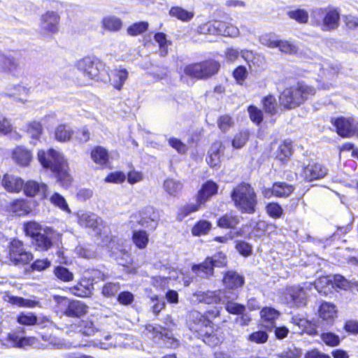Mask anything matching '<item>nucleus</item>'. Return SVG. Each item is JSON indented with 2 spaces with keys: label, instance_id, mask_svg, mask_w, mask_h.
Instances as JSON below:
<instances>
[{
  "label": "nucleus",
  "instance_id": "1",
  "mask_svg": "<svg viewBox=\"0 0 358 358\" xmlns=\"http://www.w3.org/2000/svg\"><path fill=\"white\" fill-rule=\"evenodd\" d=\"M41 337L43 343H40L35 337H20L16 333H9L1 339V341L7 348H23L30 345L38 349H63L70 347L62 340L51 334H43Z\"/></svg>",
  "mask_w": 358,
  "mask_h": 358
},
{
  "label": "nucleus",
  "instance_id": "2",
  "mask_svg": "<svg viewBox=\"0 0 358 358\" xmlns=\"http://www.w3.org/2000/svg\"><path fill=\"white\" fill-rule=\"evenodd\" d=\"M231 197L236 208L242 213L253 214L257 204V194L248 183L236 185L231 192Z\"/></svg>",
  "mask_w": 358,
  "mask_h": 358
},
{
  "label": "nucleus",
  "instance_id": "3",
  "mask_svg": "<svg viewBox=\"0 0 358 358\" xmlns=\"http://www.w3.org/2000/svg\"><path fill=\"white\" fill-rule=\"evenodd\" d=\"M315 94V89L302 83L287 87L280 94L279 100L287 109L294 108Z\"/></svg>",
  "mask_w": 358,
  "mask_h": 358
},
{
  "label": "nucleus",
  "instance_id": "4",
  "mask_svg": "<svg viewBox=\"0 0 358 358\" xmlns=\"http://www.w3.org/2000/svg\"><path fill=\"white\" fill-rule=\"evenodd\" d=\"M323 281L327 282V278L320 279L319 282L313 285L309 282H304L302 285L287 287L283 292V300L290 307H301L306 304L308 292L315 288L319 292V283Z\"/></svg>",
  "mask_w": 358,
  "mask_h": 358
},
{
  "label": "nucleus",
  "instance_id": "5",
  "mask_svg": "<svg viewBox=\"0 0 358 358\" xmlns=\"http://www.w3.org/2000/svg\"><path fill=\"white\" fill-rule=\"evenodd\" d=\"M340 11L337 8L329 6L326 8H316L311 13L313 23L322 31H330L338 27Z\"/></svg>",
  "mask_w": 358,
  "mask_h": 358
},
{
  "label": "nucleus",
  "instance_id": "6",
  "mask_svg": "<svg viewBox=\"0 0 358 358\" xmlns=\"http://www.w3.org/2000/svg\"><path fill=\"white\" fill-rule=\"evenodd\" d=\"M76 66L89 79L106 81L105 64L97 58L84 57L77 62Z\"/></svg>",
  "mask_w": 358,
  "mask_h": 358
},
{
  "label": "nucleus",
  "instance_id": "7",
  "mask_svg": "<svg viewBox=\"0 0 358 358\" xmlns=\"http://www.w3.org/2000/svg\"><path fill=\"white\" fill-rule=\"evenodd\" d=\"M226 264V255L219 252L211 257H207L203 263L193 265L192 271L199 277L208 278L213 275L214 267H222Z\"/></svg>",
  "mask_w": 358,
  "mask_h": 358
},
{
  "label": "nucleus",
  "instance_id": "8",
  "mask_svg": "<svg viewBox=\"0 0 358 358\" xmlns=\"http://www.w3.org/2000/svg\"><path fill=\"white\" fill-rule=\"evenodd\" d=\"M145 329L149 337L160 345L166 348H176L178 345V341L173 338L172 334L162 326L148 324Z\"/></svg>",
  "mask_w": 358,
  "mask_h": 358
},
{
  "label": "nucleus",
  "instance_id": "9",
  "mask_svg": "<svg viewBox=\"0 0 358 358\" xmlns=\"http://www.w3.org/2000/svg\"><path fill=\"white\" fill-rule=\"evenodd\" d=\"M8 257V264L13 265L27 264L33 259L32 254L25 251L23 243L17 239L10 243Z\"/></svg>",
  "mask_w": 358,
  "mask_h": 358
},
{
  "label": "nucleus",
  "instance_id": "10",
  "mask_svg": "<svg viewBox=\"0 0 358 358\" xmlns=\"http://www.w3.org/2000/svg\"><path fill=\"white\" fill-rule=\"evenodd\" d=\"M38 160L45 169L55 172L61 165L66 162L63 155L59 152L50 148L47 151L41 150L38 152Z\"/></svg>",
  "mask_w": 358,
  "mask_h": 358
},
{
  "label": "nucleus",
  "instance_id": "11",
  "mask_svg": "<svg viewBox=\"0 0 358 358\" xmlns=\"http://www.w3.org/2000/svg\"><path fill=\"white\" fill-rule=\"evenodd\" d=\"M60 15L57 12L48 10L40 17V29L45 34H55L59 31Z\"/></svg>",
  "mask_w": 358,
  "mask_h": 358
},
{
  "label": "nucleus",
  "instance_id": "12",
  "mask_svg": "<svg viewBox=\"0 0 358 358\" xmlns=\"http://www.w3.org/2000/svg\"><path fill=\"white\" fill-rule=\"evenodd\" d=\"M159 221V212L151 206H148L139 212L138 224L150 230H155Z\"/></svg>",
  "mask_w": 358,
  "mask_h": 358
},
{
  "label": "nucleus",
  "instance_id": "13",
  "mask_svg": "<svg viewBox=\"0 0 358 358\" xmlns=\"http://www.w3.org/2000/svg\"><path fill=\"white\" fill-rule=\"evenodd\" d=\"M78 224L92 229L96 234H100L103 229V221L96 215L90 212H81L78 215Z\"/></svg>",
  "mask_w": 358,
  "mask_h": 358
},
{
  "label": "nucleus",
  "instance_id": "14",
  "mask_svg": "<svg viewBox=\"0 0 358 358\" xmlns=\"http://www.w3.org/2000/svg\"><path fill=\"white\" fill-rule=\"evenodd\" d=\"M338 135L343 137H350L357 130V124L352 117H338L331 120Z\"/></svg>",
  "mask_w": 358,
  "mask_h": 358
},
{
  "label": "nucleus",
  "instance_id": "15",
  "mask_svg": "<svg viewBox=\"0 0 358 358\" xmlns=\"http://www.w3.org/2000/svg\"><path fill=\"white\" fill-rule=\"evenodd\" d=\"M327 173L328 169L323 164L318 162H311L303 167L302 176L306 180L310 182L323 178Z\"/></svg>",
  "mask_w": 358,
  "mask_h": 358
},
{
  "label": "nucleus",
  "instance_id": "16",
  "mask_svg": "<svg viewBox=\"0 0 358 358\" xmlns=\"http://www.w3.org/2000/svg\"><path fill=\"white\" fill-rule=\"evenodd\" d=\"M211 321L198 311H192L189 315V326L191 331L198 333L204 331L211 326Z\"/></svg>",
  "mask_w": 358,
  "mask_h": 358
},
{
  "label": "nucleus",
  "instance_id": "17",
  "mask_svg": "<svg viewBox=\"0 0 358 358\" xmlns=\"http://www.w3.org/2000/svg\"><path fill=\"white\" fill-rule=\"evenodd\" d=\"M237 297V292L224 291V292L222 293V301L221 303L225 305L226 310L231 314L241 315L245 310V306L234 302Z\"/></svg>",
  "mask_w": 358,
  "mask_h": 358
},
{
  "label": "nucleus",
  "instance_id": "18",
  "mask_svg": "<svg viewBox=\"0 0 358 358\" xmlns=\"http://www.w3.org/2000/svg\"><path fill=\"white\" fill-rule=\"evenodd\" d=\"M224 291L218 292L198 291L193 294L192 301L197 303H204L207 304L221 303L222 301V293Z\"/></svg>",
  "mask_w": 358,
  "mask_h": 358
},
{
  "label": "nucleus",
  "instance_id": "19",
  "mask_svg": "<svg viewBox=\"0 0 358 358\" xmlns=\"http://www.w3.org/2000/svg\"><path fill=\"white\" fill-rule=\"evenodd\" d=\"M223 282L225 289L222 291L237 292L236 290L244 285L245 280L238 273L229 271L224 274Z\"/></svg>",
  "mask_w": 358,
  "mask_h": 358
},
{
  "label": "nucleus",
  "instance_id": "20",
  "mask_svg": "<svg viewBox=\"0 0 358 358\" xmlns=\"http://www.w3.org/2000/svg\"><path fill=\"white\" fill-rule=\"evenodd\" d=\"M224 145L220 141H215L211 145L206 158V162L210 167H215L219 165L224 155Z\"/></svg>",
  "mask_w": 358,
  "mask_h": 358
},
{
  "label": "nucleus",
  "instance_id": "21",
  "mask_svg": "<svg viewBox=\"0 0 358 358\" xmlns=\"http://www.w3.org/2000/svg\"><path fill=\"white\" fill-rule=\"evenodd\" d=\"M24 194L28 196L36 195L46 198L48 194V187L45 183H39L34 180H29L23 185Z\"/></svg>",
  "mask_w": 358,
  "mask_h": 358
},
{
  "label": "nucleus",
  "instance_id": "22",
  "mask_svg": "<svg viewBox=\"0 0 358 358\" xmlns=\"http://www.w3.org/2000/svg\"><path fill=\"white\" fill-rule=\"evenodd\" d=\"M52 230L50 228H45L33 239L32 243L38 250L45 251L52 245Z\"/></svg>",
  "mask_w": 358,
  "mask_h": 358
},
{
  "label": "nucleus",
  "instance_id": "23",
  "mask_svg": "<svg viewBox=\"0 0 358 358\" xmlns=\"http://www.w3.org/2000/svg\"><path fill=\"white\" fill-rule=\"evenodd\" d=\"M0 62L2 69L14 76H19L22 73V69L17 60L11 55H0Z\"/></svg>",
  "mask_w": 358,
  "mask_h": 358
},
{
  "label": "nucleus",
  "instance_id": "24",
  "mask_svg": "<svg viewBox=\"0 0 358 358\" xmlns=\"http://www.w3.org/2000/svg\"><path fill=\"white\" fill-rule=\"evenodd\" d=\"M128 72L124 69H115L107 72L106 80L108 79L110 84L117 90H120L125 80L127 79Z\"/></svg>",
  "mask_w": 358,
  "mask_h": 358
},
{
  "label": "nucleus",
  "instance_id": "25",
  "mask_svg": "<svg viewBox=\"0 0 358 358\" xmlns=\"http://www.w3.org/2000/svg\"><path fill=\"white\" fill-rule=\"evenodd\" d=\"M217 189L218 186L215 182L208 180L198 192V202L203 204L210 196L217 193Z\"/></svg>",
  "mask_w": 358,
  "mask_h": 358
},
{
  "label": "nucleus",
  "instance_id": "26",
  "mask_svg": "<svg viewBox=\"0 0 358 358\" xmlns=\"http://www.w3.org/2000/svg\"><path fill=\"white\" fill-rule=\"evenodd\" d=\"M2 185L10 192H19L23 187V180L16 176L6 174L2 179Z\"/></svg>",
  "mask_w": 358,
  "mask_h": 358
},
{
  "label": "nucleus",
  "instance_id": "27",
  "mask_svg": "<svg viewBox=\"0 0 358 358\" xmlns=\"http://www.w3.org/2000/svg\"><path fill=\"white\" fill-rule=\"evenodd\" d=\"M87 311V306L80 301L69 302L64 310V314L68 317H78L85 315Z\"/></svg>",
  "mask_w": 358,
  "mask_h": 358
},
{
  "label": "nucleus",
  "instance_id": "28",
  "mask_svg": "<svg viewBox=\"0 0 358 358\" xmlns=\"http://www.w3.org/2000/svg\"><path fill=\"white\" fill-rule=\"evenodd\" d=\"M163 188L170 196L178 197L182 192L183 184L180 180L167 178L164 181Z\"/></svg>",
  "mask_w": 358,
  "mask_h": 358
},
{
  "label": "nucleus",
  "instance_id": "29",
  "mask_svg": "<svg viewBox=\"0 0 358 358\" xmlns=\"http://www.w3.org/2000/svg\"><path fill=\"white\" fill-rule=\"evenodd\" d=\"M13 157L19 165L27 166L29 164L33 157L30 150L23 147H17L13 152Z\"/></svg>",
  "mask_w": 358,
  "mask_h": 358
},
{
  "label": "nucleus",
  "instance_id": "30",
  "mask_svg": "<svg viewBox=\"0 0 358 358\" xmlns=\"http://www.w3.org/2000/svg\"><path fill=\"white\" fill-rule=\"evenodd\" d=\"M92 290L93 283L85 280H82V281L76 285L70 288L71 293L79 297L90 296Z\"/></svg>",
  "mask_w": 358,
  "mask_h": 358
},
{
  "label": "nucleus",
  "instance_id": "31",
  "mask_svg": "<svg viewBox=\"0 0 358 358\" xmlns=\"http://www.w3.org/2000/svg\"><path fill=\"white\" fill-rule=\"evenodd\" d=\"M30 93V89L20 85H13L7 90L5 95L13 98L15 100L21 102H25L26 99L23 96H27Z\"/></svg>",
  "mask_w": 358,
  "mask_h": 358
},
{
  "label": "nucleus",
  "instance_id": "32",
  "mask_svg": "<svg viewBox=\"0 0 358 358\" xmlns=\"http://www.w3.org/2000/svg\"><path fill=\"white\" fill-rule=\"evenodd\" d=\"M261 317L264 322V326L266 328H272L274 326V322L280 315V313L275 309L271 307L264 308L261 312Z\"/></svg>",
  "mask_w": 358,
  "mask_h": 358
},
{
  "label": "nucleus",
  "instance_id": "33",
  "mask_svg": "<svg viewBox=\"0 0 358 358\" xmlns=\"http://www.w3.org/2000/svg\"><path fill=\"white\" fill-rule=\"evenodd\" d=\"M240 222V217L235 213L224 215L217 220V226L224 229H234Z\"/></svg>",
  "mask_w": 358,
  "mask_h": 358
},
{
  "label": "nucleus",
  "instance_id": "34",
  "mask_svg": "<svg viewBox=\"0 0 358 358\" xmlns=\"http://www.w3.org/2000/svg\"><path fill=\"white\" fill-rule=\"evenodd\" d=\"M102 27L109 31H118L122 27V21L115 15H108L103 18Z\"/></svg>",
  "mask_w": 358,
  "mask_h": 358
},
{
  "label": "nucleus",
  "instance_id": "35",
  "mask_svg": "<svg viewBox=\"0 0 358 358\" xmlns=\"http://www.w3.org/2000/svg\"><path fill=\"white\" fill-rule=\"evenodd\" d=\"M91 157L94 163L105 166L108 162V152L101 146H96L91 152Z\"/></svg>",
  "mask_w": 358,
  "mask_h": 358
},
{
  "label": "nucleus",
  "instance_id": "36",
  "mask_svg": "<svg viewBox=\"0 0 358 358\" xmlns=\"http://www.w3.org/2000/svg\"><path fill=\"white\" fill-rule=\"evenodd\" d=\"M217 35L229 37H236L239 35V29L231 23L218 20Z\"/></svg>",
  "mask_w": 358,
  "mask_h": 358
},
{
  "label": "nucleus",
  "instance_id": "37",
  "mask_svg": "<svg viewBox=\"0 0 358 358\" xmlns=\"http://www.w3.org/2000/svg\"><path fill=\"white\" fill-rule=\"evenodd\" d=\"M319 315L322 320L331 322L336 315L335 306L328 302L322 303L319 309Z\"/></svg>",
  "mask_w": 358,
  "mask_h": 358
},
{
  "label": "nucleus",
  "instance_id": "38",
  "mask_svg": "<svg viewBox=\"0 0 358 358\" xmlns=\"http://www.w3.org/2000/svg\"><path fill=\"white\" fill-rule=\"evenodd\" d=\"M294 187L285 182H276L273 185L274 196L277 197H287L293 191Z\"/></svg>",
  "mask_w": 358,
  "mask_h": 358
},
{
  "label": "nucleus",
  "instance_id": "39",
  "mask_svg": "<svg viewBox=\"0 0 358 358\" xmlns=\"http://www.w3.org/2000/svg\"><path fill=\"white\" fill-rule=\"evenodd\" d=\"M73 135V131L71 127L64 124L58 125L55 130V138L57 141H69Z\"/></svg>",
  "mask_w": 358,
  "mask_h": 358
},
{
  "label": "nucleus",
  "instance_id": "40",
  "mask_svg": "<svg viewBox=\"0 0 358 358\" xmlns=\"http://www.w3.org/2000/svg\"><path fill=\"white\" fill-rule=\"evenodd\" d=\"M202 79L208 78L217 73L220 64L215 60H207L201 62Z\"/></svg>",
  "mask_w": 358,
  "mask_h": 358
},
{
  "label": "nucleus",
  "instance_id": "41",
  "mask_svg": "<svg viewBox=\"0 0 358 358\" xmlns=\"http://www.w3.org/2000/svg\"><path fill=\"white\" fill-rule=\"evenodd\" d=\"M169 15L183 22L190 21L194 17V13L187 11L179 6H173L169 10Z\"/></svg>",
  "mask_w": 358,
  "mask_h": 358
},
{
  "label": "nucleus",
  "instance_id": "42",
  "mask_svg": "<svg viewBox=\"0 0 358 358\" xmlns=\"http://www.w3.org/2000/svg\"><path fill=\"white\" fill-rule=\"evenodd\" d=\"M57 175V180L64 187L69 186L71 182V178L68 173L67 163L65 162L61 165V167L58 170H55L54 172Z\"/></svg>",
  "mask_w": 358,
  "mask_h": 358
},
{
  "label": "nucleus",
  "instance_id": "43",
  "mask_svg": "<svg viewBox=\"0 0 358 358\" xmlns=\"http://www.w3.org/2000/svg\"><path fill=\"white\" fill-rule=\"evenodd\" d=\"M132 240L138 248L144 249L149 241L148 234L143 230H134L133 231Z\"/></svg>",
  "mask_w": 358,
  "mask_h": 358
},
{
  "label": "nucleus",
  "instance_id": "44",
  "mask_svg": "<svg viewBox=\"0 0 358 358\" xmlns=\"http://www.w3.org/2000/svg\"><path fill=\"white\" fill-rule=\"evenodd\" d=\"M198 336L206 344L210 347H215L220 343V338L213 334V328L211 326L202 333H200Z\"/></svg>",
  "mask_w": 358,
  "mask_h": 358
},
{
  "label": "nucleus",
  "instance_id": "45",
  "mask_svg": "<svg viewBox=\"0 0 358 358\" xmlns=\"http://www.w3.org/2000/svg\"><path fill=\"white\" fill-rule=\"evenodd\" d=\"M218 20L209 21L198 27L197 31L201 34L217 35Z\"/></svg>",
  "mask_w": 358,
  "mask_h": 358
},
{
  "label": "nucleus",
  "instance_id": "46",
  "mask_svg": "<svg viewBox=\"0 0 358 358\" xmlns=\"http://www.w3.org/2000/svg\"><path fill=\"white\" fill-rule=\"evenodd\" d=\"M77 328L80 333L85 336L94 335L97 330L93 322L89 320L79 321Z\"/></svg>",
  "mask_w": 358,
  "mask_h": 358
},
{
  "label": "nucleus",
  "instance_id": "47",
  "mask_svg": "<svg viewBox=\"0 0 358 358\" xmlns=\"http://www.w3.org/2000/svg\"><path fill=\"white\" fill-rule=\"evenodd\" d=\"M202 203L198 202V199L196 203H187L185 206L179 208L178 217L180 220L194 213L201 208Z\"/></svg>",
  "mask_w": 358,
  "mask_h": 358
},
{
  "label": "nucleus",
  "instance_id": "48",
  "mask_svg": "<svg viewBox=\"0 0 358 358\" xmlns=\"http://www.w3.org/2000/svg\"><path fill=\"white\" fill-rule=\"evenodd\" d=\"M201 68V62L189 64L184 68V73L191 78L202 79Z\"/></svg>",
  "mask_w": 358,
  "mask_h": 358
},
{
  "label": "nucleus",
  "instance_id": "49",
  "mask_svg": "<svg viewBox=\"0 0 358 358\" xmlns=\"http://www.w3.org/2000/svg\"><path fill=\"white\" fill-rule=\"evenodd\" d=\"M277 48L280 52L285 54L294 55L299 53L297 45L289 41L279 40Z\"/></svg>",
  "mask_w": 358,
  "mask_h": 358
},
{
  "label": "nucleus",
  "instance_id": "50",
  "mask_svg": "<svg viewBox=\"0 0 358 358\" xmlns=\"http://www.w3.org/2000/svg\"><path fill=\"white\" fill-rule=\"evenodd\" d=\"M301 355L302 351L301 349L291 346L281 352L275 353L273 357L275 358H301Z\"/></svg>",
  "mask_w": 358,
  "mask_h": 358
},
{
  "label": "nucleus",
  "instance_id": "51",
  "mask_svg": "<svg viewBox=\"0 0 358 358\" xmlns=\"http://www.w3.org/2000/svg\"><path fill=\"white\" fill-rule=\"evenodd\" d=\"M45 229L36 222L31 221L24 224V231L27 236H31L32 239L36 238L38 234H41Z\"/></svg>",
  "mask_w": 358,
  "mask_h": 358
},
{
  "label": "nucleus",
  "instance_id": "52",
  "mask_svg": "<svg viewBox=\"0 0 358 358\" xmlns=\"http://www.w3.org/2000/svg\"><path fill=\"white\" fill-rule=\"evenodd\" d=\"M211 228V223L207 220L199 221L192 228L194 236H200L206 234Z\"/></svg>",
  "mask_w": 358,
  "mask_h": 358
},
{
  "label": "nucleus",
  "instance_id": "53",
  "mask_svg": "<svg viewBox=\"0 0 358 358\" xmlns=\"http://www.w3.org/2000/svg\"><path fill=\"white\" fill-rule=\"evenodd\" d=\"M155 41L159 44V53L162 56H166L168 53V45L170 42L166 39V36L162 32L155 34Z\"/></svg>",
  "mask_w": 358,
  "mask_h": 358
},
{
  "label": "nucleus",
  "instance_id": "54",
  "mask_svg": "<svg viewBox=\"0 0 358 358\" xmlns=\"http://www.w3.org/2000/svg\"><path fill=\"white\" fill-rule=\"evenodd\" d=\"M148 28V23L146 22H138L129 26L127 32L129 36H136L145 32Z\"/></svg>",
  "mask_w": 358,
  "mask_h": 358
},
{
  "label": "nucleus",
  "instance_id": "55",
  "mask_svg": "<svg viewBox=\"0 0 358 358\" xmlns=\"http://www.w3.org/2000/svg\"><path fill=\"white\" fill-rule=\"evenodd\" d=\"M9 303L13 305H16L20 307H27V308H34L36 306L38 303V301L24 299L22 297L19 296H10L8 300Z\"/></svg>",
  "mask_w": 358,
  "mask_h": 358
},
{
  "label": "nucleus",
  "instance_id": "56",
  "mask_svg": "<svg viewBox=\"0 0 358 358\" xmlns=\"http://www.w3.org/2000/svg\"><path fill=\"white\" fill-rule=\"evenodd\" d=\"M266 210L268 215L274 219H278L283 215V209L278 203L271 202L266 205Z\"/></svg>",
  "mask_w": 358,
  "mask_h": 358
},
{
  "label": "nucleus",
  "instance_id": "57",
  "mask_svg": "<svg viewBox=\"0 0 358 358\" xmlns=\"http://www.w3.org/2000/svg\"><path fill=\"white\" fill-rule=\"evenodd\" d=\"M120 289L119 282H109L106 283L101 290L102 294L106 297L115 296Z\"/></svg>",
  "mask_w": 358,
  "mask_h": 358
},
{
  "label": "nucleus",
  "instance_id": "58",
  "mask_svg": "<svg viewBox=\"0 0 358 358\" xmlns=\"http://www.w3.org/2000/svg\"><path fill=\"white\" fill-rule=\"evenodd\" d=\"M288 16L293 20H295L299 23H306L308 20V14L306 10L303 9H296L287 12Z\"/></svg>",
  "mask_w": 358,
  "mask_h": 358
},
{
  "label": "nucleus",
  "instance_id": "59",
  "mask_svg": "<svg viewBox=\"0 0 358 358\" xmlns=\"http://www.w3.org/2000/svg\"><path fill=\"white\" fill-rule=\"evenodd\" d=\"M263 107L266 113L273 115L276 112V100L272 95H268L262 99Z\"/></svg>",
  "mask_w": 358,
  "mask_h": 358
},
{
  "label": "nucleus",
  "instance_id": "60",
  "mask_svg": "<svg viewBox=\"0 0 358 358\" xmlns=\"http://www.w3.org/2000/svg\"><path fill=\"white\" fill-rule=\"evenodd\" d=\"M37 317L32 313H22L17 317V322L23 325H34L38 324Z\"/></svg>",
  "mask_w": 358,
  "mask_h": 358
},
{
  "label": "nucleus",
  "instance_id": "61",
  "mask_svg": "<svg viewBox=\"0 0 358 358\" xmlns=\"http://www.w3.org/2000/svg\"><path fill=\"white\" fill-rule=\"evenodd\" d=\"M54 273L58 279L64 282H69L73 279V273L64 266H60L56 267Z\"/></svg>",
  "mask_w": 358,
  "mask_h": 358
},
{
  "label": "nucleus",
  "instance_id": "62",
  "mask_svg": "<svg viewBox=\"0 0 358 358\" xmlns=\"http://www.w3.org/2000/svg\"><path fill=\"white\" fill-rule=\"evenodd\" d=\"M321 339L327 345L330 347L337 346L341 342L339 336L331 332L322 334Z\"/></svg>",
  "mask_w": 358,
  "mask_h": 358
},
{
  "label": "nucleus",
  "instance_id": "63",
  "mask_svg": "<svg viewBox=\"0 0 358 358\" xmlns=\"http://www.w3.org/2000/svg\"><path fill=\"white\" fill-rule=\"evenodd\" d=\"M50 202L64 211L69 212L68 204L65 199L59 193H54L50 198Z\"/></svg>",
  "mask_w": 358,
  "mask_h": 358
},
{
  "label": "nucleus",
  "instance_id": "64",
  "mask_svg": "<svg viewBox=\"0 0 358 358\" xmlns=\"http://www.w3.org/2000/svg\"><path fill=\"white\" fill-rule=\"evenodd\" d=\"M259 41L261 44L270 48H275L278 46V40L273 34H265L260 36Z\"/></svg>",
  "mask_w": 358,
  "mask_h": 358
}]
</instances>
